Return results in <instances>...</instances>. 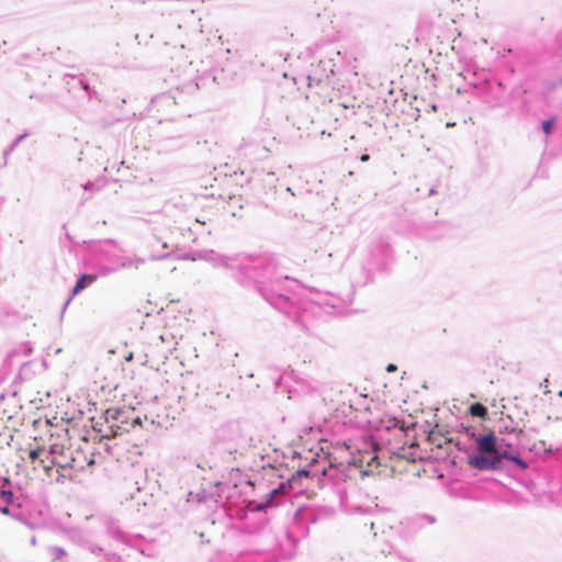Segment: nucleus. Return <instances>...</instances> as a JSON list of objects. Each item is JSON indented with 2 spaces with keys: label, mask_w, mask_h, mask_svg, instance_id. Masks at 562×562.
<instances>
[{
  "label": "nucleus",
  "mask_w": 562,
  "mask_h": 562,
  "mask_svg": "<svg viewBox=\"0 0 562 562\" xmlns=\"http://www.w3.org/2000/svg\"><path fill=\"white\" fill-rule=\"evenodd\" d=\"M29 460L34 471L42 470L48 477L52 476L55 467L57 468L56 472H59V470L67 471L68 468H74L71 463H63L59 460V456H57L54 450L49 451L43 447L30 450Z\"/></svg>",
  "instance_id": "1"
},
{
  "label": "nucleus",
  "mask_w": 562,
  "mask_h": 562,
  "mask_svg": "<svg viewBox=\"0 0 562 562\" xmlns=\"http://www.w3.org/2000/svg\"><path fill=\"white\" fill-rule=\"evenodd\" d=\"M513 454L508 453L506 449L503 448L502 443H498L496 448V452L492 457L485 456H470L469 464L477 470H496L499 469L501 462L503 459L510 460Z\"/></svg>",
  "instance_id": "2"
},
{
  "label": "nucleus",
  "mask_w": 562,
  "mask_h": 562,
  "mask_svg": "<svg viewBox=\"0 0 562 562\" xmlns=\"http://www.w3.org/2000/svg\"><path fill=\"white\" fill-rule=\"evenodd\" d=\"M477 456L492 457L496 452L498 443L494 434L491 431L486 435L480 436L475 439Z\"/></svg>",
  "instance_id": "3"
},
{
  "label": "nucleus",
  "mask_w": 562,
  "mask_h": 562,
  "mask_svg": "<svg viewBox=\"0 0 562 562\" xmlns=\"http://www.w3.org/2000/svg\"><path fill=\"white\" fill-rule=\"evenodd\" d=\"M370 402H372L366 394H357L350 401V408L356 412L370 413Z\"/></svg>",
  "instance_id": "4"
},
{
  "label": "nucleus",
  "mask_w": 562,
  "mask_h": 562,
  "mask_svg": "<svg viewBox=\"0 0 562 562\" xmlns=\"http://www.w3.org/2000/svg\"><path fill=\"white\" fill-rule=\"evenodd\" d=\"M98 277L95 274H83L81 276L76 285L72 289V296L79 294L86 288L90 286L97 281Z\"/></svg>",
  "instance_id": "5"
},
{
  "label": "nucleus",
  "mask_w": 562,
  "mask_h": 562,
  "mask_svg": "<svg viewBox=\"0 0 562 562\" xmlns=\"http://www.w3.org/2000/svg\"><path fill=\"white\" fill-rule=\"evenodd\" d=\"M469 412L474 417H480L482 419L487 418V408L481 403H474L470 406Z\"/></svg>",
  "instance_id": "6"
},
{
  "label": "nucleus",
  "mask_w": 562,
  "mask_h": 562,
  "mask_svg": "<svg viewBox=\"0 0 562 562\" xmlns=\"http://www.w3.org/2000/svg\"><path fill=\"white\" fill-rule=\"evenodd\" d=\"M307 79H308V87L310 88H312L314 85L315 86L324 85L326 87L331 86V81H330V78L328 76H326L325 80H322L321 78L317 77L316 71H314L313 75H308Z\"/></svg>",
  "instance_id": "7"
},
{
  "label": "nucleus",
  "mask_w": 562,
  "mask_h": 562,
  "mask_svg": "<svg viewBox=\"0 0 562 562\" xmlns=\"http://www.w3.org/2000/svg\"><path fill=\"white\" fill-rule=\"evenodd\" d=\"M530 450L535 451L536 453L543 452H551L552 447L551 445H547L544 440H540L538 443H533L532 447H530Z\"/></svg>",
  "instance_id": "8"
},
{
  "label": "nucleus",
  "mask_w": 562,
  "mask_h": 562,
  "mask_svg": "<svg viewBox=\"0 0 562 562\" xmlns=\"http://www.w3.org/2000/svg\"><path fill=\"white\" fill-rule=\"evenodd\" d=\"M116 429L114 430V425H111L112 436L115 438L117 436H121L123 432L127 431V426H115Z\"/></svg>",
  "instance_id": "9"
},
{
  "label": "nucleus",
  "mask_w": 562,
  "mask_h": 562,
  "mask_svg": "<svg viewBox=\"0 0 562 562\" xmlns=\"http://www.w3.org/2000/svg\"><path fill=\"white\" fill-rule=\"evenodd\" d=\"M360 461H361V462H364V457H363ZM366 462H367V465H368L369 468H373V467L378 465V464H379V462H378V457H376V454H373L372 457H370L368 460H366Z\"/></svg>",
  "instance_id": "10"
},
{
  "label": "nucleus",
  "mask_w": 562,
  "mask_h": 562,
  "mask_svg": "<svg viewBox=\"0 0 562 562\" xmlns=\"http://www.w3.org/2000/svg\"><path fill=\"white\" fill-rule=\"evenodd\" d=\"M553 126V120H548L542 123L543 132L549 135Z\"/></svg>",
  "instance_id": "11"
},
{
  "label": "nucleus",
  "mask_w": 562,
  "mask_h": 562,
  "mask_svg": "<svg viewBox=\"0 0 562 562\" xmlns=\"http://www.w3.org/2000/svg\"><path fill=\"white\" fill-rule=\"evenodd\" d=\"M217 196L225 200V199H234L235 198V193L233 190L228 191V192H218L217 193Z\"/></svg>",
  "instance_id": "12"
},
{
  "label": "nucleus",
  "mask_w": 562,
  "mask_h": 562,
  "mask_svg": "<svg viewBox=\"0 0 562 562\" xmlns=\"http://www.w3.org/2000/svg\"><path fill=\"white\" fill-rule=\"evenodd\" d=\"M510 461H514L516 464H518L519 467H521L522 469H525L527 465L526 463L519 459L518 457L516 456H513V458L510 459Z\"/></svg>",
  "instance_id": "13"
},
{
  "label": "nucleus",
  "mask_w": 562,
  "mask_h": 562,
  "mask_svg": "<svg viewBox=\"0 0 562 562\" xmlns=\"http://www.w3.org/2000/svg\"><path fill=\"white\" fill-rule=\"evenodd\" d=\"M231 183H233L232 180L224 178V179L218 181V187L231 184Z\"/></svg>",
  "instance_id": "14"
},
{
  "label": "nucleus",
  "mask_w": 562,
  "mask_h": 562,
  "mask_svg": "<svg viewBox=\"0 0 562 562\" xmlns=\"http://www.w3.org/2000/svg\"><path fill=\"white\" fill-rule=\"evenodd\" d=\"M2 497H3L7 502H10V499L12 498V493H11V492H2Z\"/></svg>",
  "instance_id": "15"
},
{
  "label": "nucleus",
  "mask_w": 562,
  "mask_h": 562,
  "mask_svg": "<svg viewBox=\"0 0 562 562\" xmlns=\"http://www.w3.org/2000/svg\"><path fill=\"white\" fill-rule=\"evenodd\" d=\"M285 488L284 485L280 486L279 488H276L271 492V495L274 496L277 494H279L280 492H283V490Z\"/></svg>",
  "instance_id": "16"
},
{
  "label": "nucleus",
  "mask_w": 562,
  "mask_h": 562,
  "mask_svg": "<svg viewBox=\"0 0 562 562\" xmlns=\"http://www.w3.org/2000/svg\"><path fill=\"white\" fill-rule=\"evenodd\" d=\"M370 159V156L368 154H363L361 157H360V160L361 161H368Z\"/></svg>",
  "instance_id": "17"
},
{
  "label": "nucleus",
  "mask_w": 562,
  "mask_h": 562,
  "mask_svg": "<svg viewBox=\"0 0 562 562\" xmlns=\"http://www.w3.org/2000/svg\"><path fill=\"white\" fill-rule=\"evenodd\" d=\"M386 370H387L389 372H392V371H395V370H396V367H395L394 364H389V366H387V368H386Z\"/></svg>",
  "instance_id": "18"
},
{
  "label": "nucleus",
  "mask_w": 562,
  "mask_h": 562,
  "mask_svg": "<svg viewBox=\"0 0 562 562\" xmlns=\"http://www.w3.org/2000/svg\"><path fill=\"white\" fill-rule=\"evenodd\" d=\"M119 415H121V412L120 411H115L114 414H113V417L117 418Z\"/></svg>",
  "instance_id": "19"
},
{
  "label": "nucleus",
  "mask_w": 562,
  "mask_h": 562,
  "mask_svg": "<svg viewBox=\"0 0 562 562\" xmlns=\"http://www.w3.org/2000/svg\"><path fill=\"white\" fill-rule=\"evenodd\" d=\"M2 512H3L4 514H8V513H9L8 507H4V508L2 509Z\"/></svg>",
  "instance_id": "20"
},
{
  "label": "nucleus",
  "mask_w": 562,
  "mask_h": 562,
  "mask_svg": "<svg viewBox=\"0 0 562 562\" xmlns=\"http://www.w3.org/2000/svg\"><path fill=\"white\" fill-rule=\"evenodd\" d=\"M60 476H61L63 479H64V477H66V476L71 477V475H70V474H68V475H66V474H61Z\"/></svg>",
  "instance_id": "21"
},
{
  "label": "nucleus",
  "mask_w": 562,
  "mask_h": 562,
  "mask_svg": "<svg viewBox=\"0 0 562 562\" xmlns=\"http://www.w3.org/2000/svg\"><path fill=\"white\" fill-rule=\"evenodd\" d=\"M57 481L61 483L64 482V480H61L59 476L57 477Z\"/></svg>",
  "instance_id": "22"
}]
</instances>
